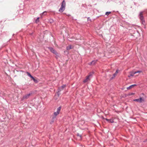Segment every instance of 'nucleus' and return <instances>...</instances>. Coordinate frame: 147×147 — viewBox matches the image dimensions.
Masks as SVG:
<instances>
[{
    "label": "nucleus",
    "instance_id": "obj_25",
    "mask_svg": "<svg viewBox=\"0 0 147 147\" xmlns=\"http://www.w3.org/2000/svg\"><path fill=\"white\" fill-rule=\"evenodd\" d=\"M134 101H138V99H134Z\"/></svg>",
    "mask_w": 147,
    "mask_h": 147
},
{
    "label": "nucleus",
    "instance_id": "obj_5",
    "mask_svg": "<svg viewBox=\"0 0 147 147\" xmlns=\"http://www.w3.org/2000/svg\"><path fill=\"white\" fill-rule=\"evenodd\" d=\"M61 109V107H60L57 108V111L56 112H55L54 113V115L55 116H57V115H58L60 112V111Z\"/></svg>",
    "mask_w": 147,
    "mask_h": 147
},
{
    "label": "nucleus",
    "instance_id": "obj_13",
    "mask_svg": "<svg viewBox=\"0 0 147 147\" xmlns=\"http://www.w3.org/2000/svg\"><path fill=\"white\" fill-rule=\"evenodd\" d=\"M134 93H129L127 94H126V95H125V96L126 97V96H131V95H133V94H134Z\"/></svg>",
    "mask_w": 147,
    "mask_h": 147
},
{
    "label": "nucleus",
    "instance_id": "obj_3",
    "mask_svg": "<svg viewBox=\"0 0 147 147\" xmlns=\"http://www.w3.org/2000/svg\"><path fill=\"white\" fill-rule=\"evenodd\" d=\"M143 12H140V15H139L140 16V20L141 21V22L144 25L145 24V20H144V18L143 16Z\"/></svg>",
    "mask_w": 147,
    "mask_h": 147
},
{
    "label": "nucleus",
    "instance_id": "obj_15",
    "mask_svg": "<svg viewBox=\"0 0 147 147\" xmlns=\"http://www.w3.org/2000/svg\"><path fill=\"white\" fill-rule=\"evenodd\" d=\"M47 15V12L46 11H45L43 12L42 14H40V15L41 17H42L43 15L45 16Z\"/></svg>",
    "mask_w": 147,
    "mask_h": 147
},
{
    "label": "nucleus",
    "instance_id": "obj_23",
    "mask_svg": "<svg viewBox=\"0 0 147 147\" xmlns=\"http://www.w3.org/2000/svg\"><path fill=\"white\" fill-rule=\"evenodd\" d=\"M128 77H130L131 76H132L131 74L130 73V74L128 75Z\"/></svg>",
    "mask_w": 147,
    "mask_h": 147
},
{
    "label": "nucleus",
    "instance_id": "obj_9",
    "mask_svg": "<svg viewBox=\"0 0 147 147\" xmlns=\"http://www.w3.org/2000/svg\"><path fill=\"white\" fill-rule=\"evenodd\" d=\"M73 48V47L71 45H69V46H67L66 47V49L67 50H69Z\"/></svg>",
    "mask_w": 147,
    "mask_h": 147
},
{
    "label": "nucleus",
    "instance_id": "obj_17",
    "mask_svg": "<svg viewBox=\"0 0 147 147\" xmlns=\"http://www.w3.org/2000/svg\"><path fill=\"white\" fill-rule=\"evenodd\" d=\"M62 88L61 87H60L58 88V93L61 90H63V89H62Z\"/></svg>",
    "mask_w": 147,
    "mask_h": 147
},
{
    "label": "nucleus",
    "instance_id": "obj_2",
    "mask_svg": "<svg viewBox=\"0 0 147 147\" xmlns=\"http://www.w3.org/2000/svg\"><path fill=\"white\" fill-rule=\"evenodd\" d=\"M146 98V96L144 94H142L140 95V98H138V102H142L145 101Z\"/></svg>",
    "mask_w": 147,
    "mask_h": 147
},
{
    "label": "nucleus",
    "instance_id": "obj_27",
    "mask_svg": "<svg viewBox=\"0 0 147 147\" xmlns=\"http://www.w3.org/2000/svg\"><path fill=\"white\" fill-rule=\"evenodd\" d=\"M55 118V117H54L53 118L54 119Z\"/></svg>",
    "mask_w": 147,
    "mask_h": 147
},
{
    "label": "nucleus",
    "instance_id": "obj_4",
    "mask_svg": "<svg viewBox=\"0 0 147 147\" xmlns=\"http://www.w3.org/2000/svg\"><path fill=\"white\" fill-rule=\"evenodd\" d=\"M49 49L51 52L56 55L57 56H56L55 57L57 59V57H59V54L58 53L55 51V50L52 47H50Z\"/></svg>",
    "mask_w": 147,
    "mask_h": 147
},
{
    "label": "nucleus",
    "instance_id": "obj_26",
    "mask_svg": "<svg viewBox=\"0 0 147 147\" xmlns=\"http://www.w3.org/2000/svg\"><path fill=\"white\" fill-rule=\"evenodd\" d=\"M138 73H139L140 72H141V71H138Z\"/></svg>",
    "mask_w": 147,
    "mask_h": 147
},
{
    "label": "nucleus",
    "instance_id": "obj_10",
    "mask_svg": "<svg viewBox=\"0 0 147 147\" xmlns=\"http://www.w3.org/2000/svg\"><path fill=\"white\" fill-rule=\"evenodd\" d=\"M136 86V84L132 85L127 87V88L128 90L130 89H131V88H133L134 87Z\"/></svg>",
    "mask_w": 147,
    "mask_h": 147
},
{
    "label": "nucleus",
    "instance_id": "obj_6",
    "mask_svg": "<svg viewBox=\"0 0 147 147\" xmlns=\"http://www.w3.org/2000/svg\"><path fill=\"white\" fill-rule=\"evenodd\" d=\"M32 94V93H30L28 94L25 95L23 97V99H27L29 98L30 95Z\"/></svg>",
    "mask_w": 147,
    "mask_h": 147
},
{
    "label": "nucleus",
    "instance_id": "obj_19",
    "mask_svg": "<svg viewBox=\"0 0 147 147\" xmlns=\"http://www.w3.org/2000/svg\"><path fill=\"white\" fill-rule=\"evenodd\" d=\"M33 80H34V82L36 83H37L38 82L37 80L34 79V77H33V78H32Z\"/></svg>",
    "mask_w": 147,
    "mask_h": 147
},
{
    "label": "nucleus",
    "instance_id": "obj_22",
    "mask_svg": "<svg viewBox=\"0 0 147 147\" xmlns=\"http://www.w3.org/2000/svg\"><path fill=\"white\" fill-rule=\"evenodd\" d=\"M116 75V74H115V73L114 74L113 76V78H114L115 77V76L116 75Z\"/></svg>",
    "mask_w": 147,
    "mask_h": 147
},
{
    "label": "nucleus",
    "instance_id": "obj_12",
    "mask_svg": "<svg viewBox=\"0 0 147 147\" xmlns=\"http://www.w3.org/2000/svg\"><path fill=\"white\" fill-rule=\"evenodd\" d=\"M138 73V71H132L131 72L130 74H131L132 76H134V74H135Z\"/></svg>",
    "mask_w": 147,
    "mask_h": 147
},
{
    "label": "nucleus",
    "instance_id": "obj_11",
    "mask_svg": "<svg viewBox=\"0 0 147 147\" xmlns=\"http://www.w3.org/2000/svg\"><path fill=\"white\" fill-rule=\"evenodd\" d=\"M96 62V61L95 60L89 63V65H94L95 64Z\"/></svg>",
    "mask_w": 147,
    "mask_h": 147
},
{
    "label": "nucleus",
    "instance_id": "obj_21",
    "mask_svg": "<svg viewBox=\"0 0 147 147\" xmlns=\"http://www.w3.org/2000/svg\"><path fill=\"white\" fill-rule=\"evenodd\" d=\"M66 86L65 85H63L61 87L62 88V89H64V88H65L66 87Z\"/></svg>",
    "mask_w": 147,
    "mask_h": 147
},
{
    "label": "nucleus",
    "instance_id": "obj_7",
    "mask_svg": "<svg viewBox=\"0 0 147 147\" xmlns=\"http://www.w3.org/2000/svg\"><path fill=\"white\" fill-rule=\"evenodd\" d=\"M91 75V74H89L88 76L86 77V79L84 80L83 82L84 83H86L89 80H90L89 78Z\"/></svg>",
    "mask_w": 147,
    "mask_h": 147
},
{
    "label": "nucleus",
    "instance_id": "obj_24",
    "mask_svg": "<svg viewBox=\"0 0 147 147\" xmlns=\"http://www.w3.org/2000/svg\"><path fill=\"white\" fill-rule=\"evenodd\" d=\"M118 73V70H117L115 72V74L117 75V74Z\"/></svg>",
    "mask_w": 147,
    "mask_h": 147
},
{
    "label": "nucleus",
    "instance_id": "obj_8",
    "mask_svg": "<svg viewBox=\"0 0 147 147\" xmlns=\"http://www.w3.org/2000/svg\"><path fill=\"white\" fill-rule=\"evenodd\" d=\"M105 120L108 122L109 123H113L114 122L113 120V119H109L107 118H106L105 119Z\"/></svg>",
    "mask_w": 147,
    "mask_h": 147
},
{
    "label": "nucleus",
    "instance_id": "obj_16",
    "mask_svg": "<svg viewBox=\"0 0 147 147\" xmlns=\"http://www.w3.org/2000/svg\"><path fill=\"white\" fill-rule=\"evenodd\" d=\"M77 136L79 137V139L80 140H81V139H82V135L78 134V133L77 134Z\"/></svg>",
    "mask_w": 147,
    "mask_h": 147
},
{
    "label": "nucleus",
    "instance_id": "obj_14",
    "mask_svg": "<svg viewBox=\"0 0 147 147\" xmlns=\"http://www.w3.org/2000/svg\"><path fill=\"white\" fill-rule=\"evenodd\" d=\"M26 74L27 75L29 76L31 78H33V76H32L29 72H26Z\"/></svg>",
    "mask_w": 147,
    "mask_h": 147
},
{
    "label": "nucleus",
    "instance_id": "obj_18",
    "mask_svg": "<svg viewBox=\"0 0 147 147\" xmlns=\"http://www.w3.org/2000/svg\"><path fill=\"white\" fill-rule=\"evenodd\" d=\"M39 18L38 17V18L36 19V20L35 22L36 23H37L39 22Z\"/></svg>",
    "mask_w": 147,
    "mask_h": 147
},
{
    "label": "nucleus",
    "instance_id": "obj_1",
    "mask_svg": "<svg viewBox=\"0 0 147 147\" xmlns=\"http://www.w3.org/2000/svg\"><path fill=\"white\" fill-rule=\"evenodd\" d=\"M65 2L64 0H63L61 3V6L59 10V11L62 12L65 9Z\"/></svg>",
    "mask_w": 147,
    "mask_h": 147
},
{
    "label": "nucleus",
    "instance_id": "obj_20",
    "mask_svg": "<svg viewBox=\"0 0 147 147\" xmlns=\"http://www.w3.org/2000/svg\"><path fill=\"white\" fill-rule=\"evenodd\" d=\"M111 13V12H107L105 13V15L107 16H108Z\"/></svg>",
    "mask_w": 147,
    "mask_h": 147
}]
</instances>
